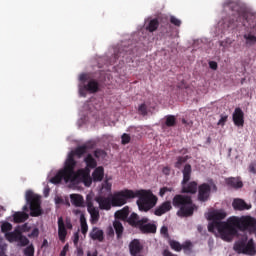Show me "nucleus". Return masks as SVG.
Returning a JSON list of instances; mask_svg holds the SVG:
<instances>
[{
	"mask_svg": "<svg viewBox=\"0 0 256 256\" xmlns=\"http://www.w3.org/2000/svg\"><path fill=\"white\" fill-rule=\"evenodd\" d=\"M87 211L90 214V223H92V225L98 223L101 217V215L99 214V208H96L95 206H93V203L89 202L87 204Z\"/></svg>",
	"mask_w": 256,
	"mask_h": 256,
	"instance_id": "nucleus-15",
	"label": "nucleus"
},
{
	"mask_svg": "<svg viewBox=\"0 0 256 256\" xmlns=\"http://www.w3.org/2000/svg\"><path fill=\"white\" fill-rule=\"evenodd\" d=\"M146 29L150 33L157 31V29H159V20L157 18L150 20Z\"/></svg>",
	"mask_w": 256,
	"mask_h": 256,
	"instance_id": "nucleus-34",
	"label": "nucleus"
},
{
	"mask_svg": "<svg viewBox=\"0 0 256 256\" xmlns=\"http://www.w3.org/2000/svg\"><path fill=\"white\" fill-rule=\"evenodd\" d=\"M192 247H193V243H191V241H186L184 244H182V249L184 253H186L187 255L191 253Z\"/></svg>",
	"mask_w": 256,
	"mask_h": 256,
	"instance_id": "nucleus-42",
	"label": "nucleus"
},
{
	"mask_svg": "<svg viewBox=\"0 0 256 256\" xmlns=\"http://www.w3.org/2000/svg\"><path fill=\"white\" fill-rule=\"evenodd\" d=\"M138 112L140 115H143V117H145V115H147V105L145 103L141 104L138 107Z\"/></svg>",
	"mask_w": 256,
	"mask_h": 256,
	"instance_id": "nucleus-47",
	"label": "nucleus"
},
{
	"mask_svg": "<svg viewBox=\"0 0 256 256\" xmlns=\"http://www.w3.org/2000/svg\"><path fill=\"white\" fill-rule=\"evenodd\" d=\"M244 39L247 45H255L256 43V36L251 33L244 34Z\"/></svg>",
	"mask_w": 256,
	"mask_h": 256,
	"instance_id": "nucleus-40",
	"label": "nucleus"
},
{
	"mask_svg": "<svg viewBox=\"0 0 256 256\" xmlns=\"http://www.w3.org/2000/svg\"><path fill=\"white\" fill-rule=\"evenodd\" d=\"M89 149V146L87 144H84L82 146H78L74 151H72L69 155H72V157H81L82 155H85L87 153V150Z\"/></svg>",
	"mask_w": 256,
	"mask_h": 256,
	"instance_id": "nucleus-30",
	"label": "nucleus"
},
{
	"mask_svg": "<svg viewBox=\"0 0 256 256\" xmlns=\"http://www.w3.org/2000/svg\"><path fill=\"white\" fill-rule=\"evenodd\" d=\"M135 197H138L136 203L139 211H144V213L151 211V209L157 205V201H159V198H157V196H155L151 190H136L134 191V199Z\"/></svg>",
	"mask_w": 256,
	"mask_h": 256,
	"instance_id": "nucleus-3",
	"label": "nucleus"
},
{
	"mask_svg": "<svg viewBox=\"0 0 256 256\" xmlns=\"http://www.w3.org/2000/svg\"><path fill=\"white\" fill-rule=\"evenodd\" d=\"M129 217V208L128 206L124 207L122 210L115 212V218L121 219L122 221H125Z\"/></svg>",
	"mask_w": 256,
	"mask_h": 256,
	"instance_id": "nucleus-31",
	"label": "nucleus"
},
{
	"mask_svg": "<svg viewBox=\"0 0 256 256\" xmlns=\"http://www.w3.org/2000/svg\"><path fill=\"white\" fill-rule=\"evenodd\" d=\"M127 222L129 223V225H131V227H135V229H139L140 225H141V219L139 218V215H137V213L133 212Z\"/></svg>",
	"mask_w": 256,
	"mask_h": 256,
	"instance_id": "nucleus-26",
	"label": "nucleus"
},
{
	"mask_svg": "<svg viewBox=\"0 0 256 256\" xmlns=\"http://www.w3.org/2000/svg\"><path fill=\"white\" fill-rule=\"evenodd\" d=\"M129 199H135V191L125 189L114 193L111 198V203L113 207H122Z\"/></svg>",
	"mask_w": 256,
	"mask_h": 256,
	"instance_id": "nucleus-9",
	"label": "nucleus"
},
{
	"mask_svg": "<svg viewBox=\"0 0 256 256\" xmlns=\"http://www.w3.org/2000/svg\"><path fill=\"white\" fill-rule=\"evenodd\" d=\"M29 219V214L25 212H15L13 214L14 223H25Z\"/></svg>",
	"mask_w": 256,
	"mask_h": 256,
	"instance_id": "nucleus-29",
	"label": "nucleus"
},
{
	"mask_svg": "<svg viewBox=\"0 0 256 256\" xmlns=\"http://www.w3.org/2000/svg\"><path fill=\"white\" fill-rule=\"evenodd\" d=\"M82 183H84L85 187H91V184L93 183V179L90 175L85 178V180H82Z\"/></svg>",
	"mask_w": 256,
	"mask_h": 256,
	"instance_id": "nucleus-52",
	"label": "nucleus"
},
{
	"mask_svg": "<svg viewBox=\"0 0 256 256\" xmlns=\"http://www.w3.org/2000/svg\"><path fill=\"white\" fill-rule=\"evenodd\" d=\"M162 173L164 175H170L171 174V168L169 166H166L162 169Z\"/></svg>",
	"mask_w": 256,
	"mask_h": 256,
	"instance_id": "nucleus-57",
	"label": "nucleus"
},
{
	"mask_svg": "<svg viewBox=\"0 0 256 256\" xmlns=\"http://www.w3.org/2000/svg\"><path fill=\"white\" fill-rule=\"evenodd\" d=\"M160 234L162 235V237L164 239H167L168 241H169V239H171V236L169 235V228L167 226L161 227Z\"/></svg>",
	"mask_w": 256,
	"mask_h": 256,
	"instance_id": "nucleus-43",
	"label": "nucleus"
},
{
	"mask_svg": "<svg viewBox=\"0 0 256 256\" xmlns=\"http://www.w3.org/2000/svg\"><path fill=\"white\" fill-rule=\"evenodd\" d=\"M68 250H69V244H66V245L64 246L63 250L61 251L60 255H61V256H66Z\"/></svg>",
	"mask_w": 256,
	"mask_h": 256,
	"instance_id": "nucleus-58",
	"label": "nucleus"
},
{
	"mask_svg": "<svg viewBox=\"0 0 256 256\" xmlns=\"http://www.w3.org/2000/svg\"><path fill=\"white\" fill-rule=\"evenodd\" d=\"M232 207L235 211H249L251 204L245 203V200L241 198H236L232 202Z\"/></svg>",
	"mask_w": 256,
	"mask_h": 256,
	"instance_id": "nucleus-16",
	"label": "nucleus"
},
{
	"mask_svg": "<svg viewBox=\"0 0 256 256\" xmlns=\"http://www.w3.org/2000/svg\"><path fill=\"white\" fill-rule=\"evenodd\" d=\"M227 184L230 185V187H234V189H241V187H243V182L239 181L237 178L228 179Z\"/></svg>",
	"mask_w": 256,
	"mask_h": 256,
	"instance_id": "nucleus-36",
	"label": "nucleus"
},
{
	"mask_svg": "<svg viewBox=\"0 0 256 256\" xmlns=\"http://www.w3.org/2000/svg\"><path fill=\"white\" fill-rule=\"evenodd\" d=\"M73 243L75 245V247H77V245H79V232H75L73 235Z\"/></svg>",
	"mask_w": 256,
	"mask_h": 256,
	"instance_id": "nucleus-55",
	"label": "nucleus"
},
{
	"mask_svg": "<svg viewBox=\"0 0 256 256\" xmlns=\"http://www.w3.org/2000/svg\"><path fill=\"white\" fill-rule=\"evenodd\" d=\"M95 201L99 204L100 209L105 211H109V209H111V205H113L111 199L103 196L96 197Z\"/></svg>",
	"mask_w": 256,
	"mask_h": 256,
	"instance_id": "nucleus-19",
	"label": "nucleus"
},
{
	"mask_svg": "<svg viewBox=\"0 0 256 256\" xmlns=\"http://www.w3.org/2000/svg\"><path fill=\"white\" fill-rule=\"evenodd\" d=\"M79 93L81 97H86V93L85 91H87V88H85V83H87V81H89V74L87 73H82L79 76Z\"/></svg>",
	"mask_w": 256,
	"mask_h": 256,
	"instance_id": "nucleus-20",
	"label": "nucleus"
},
{
	"mask_svg": "<svg viewBox=\"0 0 256 256\" xmlns=\"http://www.w3.org/2000/svg\"><path fill=\"white\" fill-rule=\"evenodd\" d=\"M209 197H211V185L203 183L198 186V201L205 203L209 201Z\"/></svg>",
	"mask_w": 256,
	"mask_h": 256,
	"instance_id": "nucleus-13",
	"label": "nucleus"
},
{
	"mask_svg": "<svg viewBox=\"0 0 256 256\" xmlns=\"http://www.w3.org/2000/svg\"><path fill=\"white\" fill-rule=\"evenodd\" d=\"M84 89L89 93H97L99 91V82L95 79H91L87 84H84Z\"/></svg>",
	"mask_w": 256,
	"mask_h": 256,
	"instance_id": "nucleus-24",
	"label": "nucleus"
},
{
	"mask_svg": "<svg viewBox=\"0 0 256 256\" xmlns=\"http://www.w3.org/2000/svg\"><path fill=\"white\" fill-rule=\"evenodd\" d=\"M225 217H227V212L224 210H216L213 211L209 214L208 219L210 221H218L221 222L223 221V219H225Z\"/></svg>",
	"mask_w": 256,
	"mask_h": 256,
	"instance_id": "nucleus-22",
	"label": "nucleus"
},
{
	"mask_svg": "<svg viewBox=\"0 0 256 256\" xmlns=\"http://www.w3.org/2000/svg\"><path fill=\"white\" fill-rule=\"evenodd\" d=\"M70 199L72 205H74L75 207H83V203H85L83 196H81L80 194H71Z\"/></svg>",
	"mask_w": 256,
	"mask_h": 256,
	"instance_id": "nucleus-28",
	"label": "nucleus"
},
{
	"mask_svg": "<svg viewBox=\"0 0 256 256\" xmlns=\"http://www.w3.org/2000/svg\"><path fill=\"white\" fill-rule=\"evenodd\" d=\"M168 243H169L171 249H173V251L179 252V251L183 250L181 243L177 242L176 240L169 239Z\"/></svg>",
	"mask_w": 256,
	"mask_h": 256,
	"instance_id": "nucleus-38",
	"label": "nucleus"
},
{
	"mask_svg": "<svg viewBox=\"0 0 256 256\" xmlns=\"http://www.w3.org/2000/svg\"><path fill=\"white\" fill-rule=\"evenodd\" d=\"M170 23L175 25V27H181V20L175 16L170 17Z\"/></svg>",
	"mask_w": 256,
	"mask_h": 256,
	"instance_id": "nucleus-48",
	"label": "nucleus"
},
{
	"mask_svg": "<svg viewBox=\"0 0 256 256\" xmlns=\"http://www.w3.org/2000/svg\"><path fill=\"white\" fill-rule=\"evenodd\" d=\"M84 161L89 169H95V167H97V160H95L91 154H88Z\"/></svg>",
	"mask_w": 256,
	"mask_h": 256,
	"instance_id": "nucleus-33",
	"label": "nucleus"
},
{
	"mask_svg": "<svg viewBox=\"0 0 256 256\" xmlns=\"http://www.w3.org/2000/svg\"><path fill=\"white\" fill-rule=\"evenodd\" d=\"M171 191H173V188H169V187H162L159 191V195L160 197H164L165 193H171Z\"/></svg>",
	"mask_w": 256,
	"mask_h": 256,
	"instance_id": "nucleus-49",
	"label": "nucleus"
},
{
	"mask_svg": "<svg viewBox=\"0 0 256 256\" xmlns=\"http://www.w3.org/2000/svg\"><path fill=\"white\" fill-rule=\"evenodd\" d=\"M67 229H73L71 219L66 218L63 220L62 216L58 217V237L61 243H65V239H67Z\"/></svg>",
	"mask_w": 256,
	"mask_h": 256,
	"instance_id": "nucleus-10",
	"label": "nucleus"
},
{
	"mask_svg": "<svg viewBox=\"0 0 256 256\" xmlns=\"http://www.w3.org/2000/svg\"><path fill=\"white\" fill-rule=\"evenodd\" d=\"M163 256H177L175 254H173L171 251L169 250H164L162 253Z\"/></svg>",
	"mask_w": 256,
	"mask_h": 256,
	"instance_id": "nucleus-60",
	"label": "nucleus"
},
{
	"mask_svg": "<svg viewBox=\"0 0 256 256\" xmlns=\"http://www.w3.org/2000/svg\"><path fill=\"white\" fill-rule=\"evenodd\" d=\"M105 155H106V153L104 152V150L97 149L96 151H94V156L96 157V159L105 157Z\"/></svg>",
	"mask_w": 256,
	"mask_h": 256,
	"instance_id": "nucleus-51",
	"label": "nucleus"
},
{
	"mask_svg": "<svg viewBox=\"0 0 256 256\" xmlns=\"http://www.w3.org/2000/svg\"><path fill=\"white\" fill-rule=\"evenodd\" d=\"M90 237L93 239V241H99L100 243L103 242V239H105L103 230H99L97 227L92 229L90 232Z\"/></svg>",
	"mask_w": 256,
	"mask_h": 256,
	"instance_id": "nucleus-25",
	"label": "nucleus"
},
{
	"mask_svg": "<svg viewBox=\"0 0 256 256\" xmlns=\"http://www.w3.org/2000/svg\"><path fill=\"white\" fill-rule=\"evenodd\" d=\"M246 225H251L250 219L241 221L237 217H230L227 222L212 220V222L208 224V231L215 233V229H217L221 239L229 242L233 241V237L237 235L236 227H246Z\"/></svg>",
	"mask_w": 256,
	"mask_h": 256,
	"instance_id": "nucleus-1",
	"label": "nucleus"
},
{
	"mask_svg": "<svg viewBox=\"0 0 256 256\" xmlns=\"http://www.w3.org/2000/svg\"><path fill=\"white\" fill-rule=\"evenodd\" d=\"M105 177V169L102 166H99L95 168V170L92 173V179L94 182L103 181V178Z\"/></svg>",
	"mask_w": 256,
	"mask_h": 256,
	"instance_id": "nucleus-23",
	"label": "nucleus"
},
{
	"mask_svg": "<svg viewBox=\"0 0 256 256\" xmlns=\"http://www.w3.org/2000/svg\"><path fill=\"white\" fill-rule=\"evenodd\" d=\"M26 203L30 207V216L31 217H40L43 215V210H41V197L33 191L28 190L26 192Z\"/></svg>",
	"mask_w": 256,
	"mask_h": 256,
	"instance_id": "nucleus-6",
	"label": "nucleus"
},
{
	"mask_svg": "<svg viewBox=\"0 0 256 256\" xmlns=\"http://www.w3.org/2000/svg\"><path fill=\"white\" fill-rule=\"evenodd\" d=\"M224 8H228L232 12L233 23H249V18L247 16V8L243 4L237 1H226L224 3Z\"/></svg>",
	"mask_w": 256,
	"mask_h": 256,
	"instance_id": "nucleus-4",
	"label": "nucleus"
},
{
	"mask_svg": "<svg viewBox=\"0 0 256 256\" xmlns=\"http://www.w3.org/2000/svg\"><path fill=\"white\" fill-rule=\"evenodd\" d=\"M18 243L20 247H27L29 245V238L27 236H23V234L20 233V236H18Z\"/></svg>",
	"mask_w": 256,
	"mask_h": 256,
	"instance_id": "nucleus-41",
	"label": "nucleus"
},
{
	"mask_svg": "<svg viewBox=\"0 0 256 256\" xmlns=\"http://www.w3.org/2000/svg\"><path fill=\"white\" fill-rule=\"evenodd\" d=\"M113 227H114L117 239H123V231H125L123 224L119 220H115L113 222Z\"/></svg>",
	"mask_w": 256,
	"mask_h": 256,
	"instance_id": "nucleus-27",
	"label": "nucleus"
},
{
	"mask_svg": "<svg viewBox=\"0 0 256 256\" xmlns=\"http://www.w3.org/2000/svg\"><path fill=\"white\" fill-rule=\"evenodd\" d=\"M55 203L56 205H63V203H65V200H63L61 197H56Z\"/></svg>",
	"mask_w": 256,
	"mask_h": 256,
	"instance_id": "nucleus-59",
	"label": "nucleus"
},
{
	"mask_svg": "<svg viewBox=\"0 0 256 256\" xmlns=\"http://www.w3.org/2000/svg\"><path fill=\"white\" fill-rule=\"evenodd\" d=\"M165 119L166 127H175V125H177V118L174 115H167Z\"/></svg>",
	"mask_w": 256,
	"mask_h": 256,
	"instance_id": "nucleus-37",
	"label": "nucleus"
},
{
	"mask_svg": "<svg viewBox=\"0 0 256 256\" xmlns=\"http://www.w3.org/2000/svg\"><path fill=\"white\" fill-rule=\"evenodd\" d=\"M97 255H98L97 250H95L93 253H91V251L87 252V256H97Z\"/></svg>",
	"mask_w": 256,
	"mask_h": 256,
	"instance_id": "nucleus-64",
	"label": "nucleus"
},
{
	"mask_svg": "<svg viewBox=\"0 0 256 256\" xmlns=\"http://www.w3.org/2000/svg\"><path fill=\"white\" fill-rule=\"evenodd\" d=\"M129 251L130 255L137 256L141 251H143V245H141V242L137 239H134L129 244Z\"/></svg>",
	"mask_w": 256,
	"mask_h": 256,
	"instance_id": "nucleus-18",
	"label": "nucleus"
},
{
	"mask_svg": "<svg viewBox=\"0 0 256 256\" xmlns=\"http://www.w3.org/2000/svg\"><path fill=\"white\" fill-rule=\"evenodd\" d=\"M172 205L177 211L178 217H192L197 206L193 203V198L189 195L177 194L172 199Z\"/></svg>",
	"mask_w": 256,
	"mask_h": 256,
	"instance_id": "nucleus-2",
	"label": "nucleus"
},
{
	"mask_svg": "<svg viewBox=\"0 0 256 256\" xmlns=\"http://www.w3.org/2000/svg\"><path fill=\"white\" fill-rule=\"evenodd\" d=\"M83 248H77V256H83Z\"/></svg>",
	"mask_w": 256,
	"mask_h": 256,
	"instance_id": "nucleus-63",
	"label": "nucleus"
},
{
	"mask_svg": "<svg viewBox=\"0 0 256 256\" xmlns=\"http://www.w3.org/2000/svg\"><path fill=\"white\" fill-rule=\"evenodd\" d=\"M171 209H173L171 202L165 201L160 206L156 207L154 215H156V217H161L162 215H165V213H168V211H171Z\"/></svg>",
	"mask_w": 256,
	"mask_h": 256,
	"instance_id": "nucleus-17",
	"label": "nucleus"
},
{
	"mask_svg": "<svg viewBox=\"0 0 256 256\" xmlns=\"http://www.w3.org/2000/svg\"><path fill=\"white\" fill-rule=\"evenodd\" d=\"M108 235L109 237H113V235H115V230H113V227L108 228Z\"/></svg>",
	"mask_w": 256,
	"mask_h": 256,
	"instance_id": "nucleus-61",
	"label": "nucleus"
},
{
	"mask_svg": "<svg viewBox=\"0 0 256 256\" xmlns=\"http://www.w3.org/2000/svg\"><path fill=\"white\" fill-rule=\"evenodd\" d=\"M139 231L144 235L155 234L157 233V224L155 222H149V218L143 217L141 218L140 226L138 227Z\"/></svg>",
	"mask_w": 256,
	"mask_h": 256,
	"instance_id": "nucleus-12",
	"label": "nucleus"
},
{
	"mask_svg": "<svg viewBox=\"0 0 256 256\" xmlns=\"http://www.w3.org/2000/svg\"><path fill=\"white\" fill-rule=\"evenodd\" d=\"M13 229V225L9 222H4L2 225H1V231L2 233H9V231H11Z\"/></svg>",
	"mask_w": 256,
	"mask_h": 256,
	"instance_id": "nucleus-45",
	"label": "nucleus"
},
{
	"mask_svg": "<svg viewBox=\"0 0 256 256\" xmlns=\"http://www.w3.org/2000/svg\"><path fill=\"white\" fill-rule=\"evenodd\" d=\"M191 173H192L191 164H185L182 170V174H183L182 193H191L192 195H195V193H197V182L192 181L189 183V181H191Z\"/></svg>",
	"mask_w": 256,
	"mask_h": 256,
	"instance_id": "nucleus-7",
	"label": "nucleus"
},
{
	"mask_svg": "<svg viewBox=\"0 0 256 256\" xmlns=\"http://www.w3.org/2000/svg\"><path fill=\"white\" fill-rule=\"evenodd\" d=\"M80 225H81V233L83 235H87V231H89V226L87 225V218L85 215L81 214L80 216Z\"/></svg>",
	"mask_w": 256,
	"mask_h": 256,
	"instance_id": "nucleus-35",
	"label": "nucleus"
},
{
	"mask_svg": "<svg viewBox=\"0 0 256 256\" xmlns=\"http://www.w3.org/2000/svg\"><path fill=\"white\" fill-rule=\"evenodd\" d=\"M228 118H229V116H227V115H221V118L218 121L217 125H221L223 127V125H225V123H227Z\"/></svg>",
	"mask_w": 256,
	"mask_h": 256,
	"instance_id": "nucleus-53",
	"label": "nucleus"
},
{
	"mask_svg": "<svg viewBox=\"0 0 256 256\" xmlns=\"http://www.w3.org/2000/svg\"><path fill=\"white\" fill-rule=\"evenodd\" d=\"M209 67H210V69H213V71H217V67H218L217 62L210 61L209 62Z\"/></svg>",
	"mask_w": 256,
	"mask_h": 256,
	"instance_id": "nucleus-56",
	"label": "nucleus"
},
{
	"mask_svg": "<svg viewBox=\"0 0 256 256\" xmlns=\"http://www.w3.org/2000/svg\"><path fill=\"white\" fill-rule=\"evenodd\" d=\"M77 165V161L73 158V155H68V173L70 175V183L73 185H79V183H83L85 179L89 176L87 170L80 169L75 172V166Z\"/></svg>",
	"mask_w": 256,
	"mask_h": 256,
	"instance_id": "nucleus-5",
	"label": "nucleus"
},
{
	"mask_svg": "<svg viewBox=\"0 0 256 256\" xmlns=\"http://www.w3.org/2000/svg\"><path fill=\"white\" fill-rule=\"evenodd\" d=\"M232 119L236 127H243V125H245V113H243V110L239 107L235 108Z\"/></svg>",
	"mask_w": 256,
	"mask_h": 256,
	"instance_id": "nucleus-14",
	"label": "nucleus"
},
{
	"mask_svg": "<svg viewBox=\"0 0 256 256\" xmlns=\"http://www.w3.org/2000/svg\"><path fill=\"white\" fill-rule=\"evenodd\" d=\"M64 180L65 183H70V175H69V158H67L65 162V166L63 170H60L54 177L50 179V182L53 185H59L61 181Z\"/></svg>",
	"mask_w": 256,
	"mask_h": 256,
	"instance_id": "nucleus-11",
	"label": "nucleus"
},
{
	"mask_svg": "<svg viewBox=\"0 0 256 256\" xmlns=\"http://www.w3.org/2000/svg\"><path fill=\"white\" fill-rule=\"evenodd\" d=\"M24 255L25 256H35V247L33 244L29 245L24 249Z\"/></svg>",
	"mask_w": 256,
	"mask_h": 256,
	"instance_id": "nucleus-44",
	"label": "nucleus"
},
{
	"mask_svg": "<svg viewBox=\"0 0 256 256\" xmlns=\"http://www.w3.org/2000/svg\"><path fill=\"white\" fill-rule=\"evenodd\" d=\"M0 256H7V255L5 254V246H1V245H0Z\"/></svg>",
	"mask_w": 256,
	"mask_h": 256,
	"instance_id": "nucleus-62",
	"label": "nucleus"
},
{
	"mask_svg": "<svg viewBox=\"0 0 256 256\" xmlns=\"http://www.w3.org/2000/svg\"><path fill=\"white\" fill-rule=\"evenodd\" d=\"M189 158L187 157V156H179L178 158H177V161L175 162V164H174V167L176 168V169H181V167H183V164H185V163H187V160H188Z\"/></svg>",
	"mask_w": 256,
	"mask_h": 256,
	"instance_id": "nucleus-39",
	"label": "nucleus"
},
{
	"mask_svg": "<svg viewBox=\"0 0 256 256\" xmlns=\"http://www.w3.org/2000/svg\"><path fill=\"white\" fill-rule=\"evenodd\" d=\"M121 143L122 145H128V143H131V136L127 133H124L121 136Z\"/></svg>",
	"mask_w": 256,
	"mask_h": 256,
	"instance_id": "nucleus-46",
	"label": "nucleus"
},
{
	"mask_svg": "<svg viewBox=\"0 0 256 256\" xmlns=\"http://www.w3.org/2000/svg\"><path fill=\"white\" fill-rule=\"evenodd\" d=\"M20 235H21V231L15 230L14 232L6 233L5 237L7 241H9L10 243H13L14 241H18Z\"/></svg>",
	"mask_w": 256,
	"mask_h": 256,
	"instance_id": "nucleus-32",
	"label": "nucleus"
},
{
	"mask_svg": "<svg viewBox=\"0 0 256 256\" xmlns=\"http://www.w3.org/2000/svg\"><path fill=\"white\" fill-rule=\"evenodd\" d=\"M233 249L238 254L249 256L256 255L255 241H253V239L248 240V242L247 238H245L244 240L237 241L234 244Z\"/></svg>",
	"mask_w": 256,
	"mask_h": 256,
	"instance_id": "nucleus-8",
	"label": "nucleus"
},
{
	"mask_svg": "<svg viewBox=\"0 0 256 256\" xmlns=\"http://www.w3.org/2000/svg\"><path fill=\"white\" fill-rule=\"evenodd\" d=\"M28 237H39V228H34L30 234H28Z\"/></svg>",
	"mask_w": 256,
	"mask_h": 256,
	"instance_id": "nucleus-54",
	"label": "nucleus"
},
{
	"mask_svg": "<svg viewBox=\"0 0 256 256\" xmlns=\"http://www.w3.org/2000/svg\"><path fill=\"white\" fill-rule=\"evenodd\" d=\"M248 171L249 173H253V175L256 174V160L250 163Z\"/></svg>",
	"mask_w": 256,
	"mask_h": 256,
	"instance_id": "nucleus-50",
	"label": "nucleus"
},
{
	"mask_svg": "<svg viewBox=\"0 0 256 256\" xmlns=\"http://www.w3.org/2000/svg\"><path fill=\"white\" fill-rule=\"evenodd\" d=\"M249 219L251 222L250 224L246 225V226H236V229H240V231H247V229H250L251 231H255L256 232V219L251 217V216H247L244 218L239 219V221H245Z\"/></svg>",
	"mask_w": 256,
	"mask_h": 256,
	"instance_id": "nucleus-21",
	"label": "nucleus"
}]
</instances>
